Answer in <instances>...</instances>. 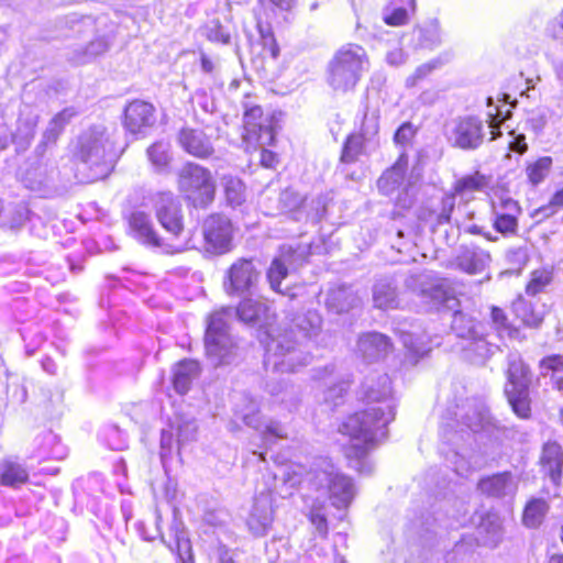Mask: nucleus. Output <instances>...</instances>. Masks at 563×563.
Listing matches in <instances>:
<instances>
[{"label": "nucleus", "mask_w": 563, "mask_h": 563, "mask_svg": "<svg viewBox=\"0 0 563 563\" xmlns=\"http://www.w3.org/2000/svg\"><path fill=\"white\" fill-rule=\"evenodd\" d=\"M357 346L363 357L368 362L385 357L391 350L389 338L377 332L363 334L358 339Z\"/></svg>", "instance_id": "bb28decb"}, {"label": "nucleus", "mask_w": 563, "mask_h": 563, "mask_svg": "<svg viewBox=\"0 0 563 563\" xmlns=\"http://www.w3.org/2000/svg\"><path fill=\"white\" fill-rule=\"evenodd\" d=\"M383 19L388 25H404L408 20V12L405 8H395L390 11H385Z\"/></svg>", "instance_id": "69168bd1"}, {"label": "nucleus", "mask_w": 563, "mask_h": 563, "mask_svg": "<svg viewBox=\"0 0 563 563\" xmlns=\"http://www.w3.org/2000/svg\"><path fill=\"white\" fill-rule=\"evenodd\" d=\"M173 552H176L180 563H194V555L190 540L184 530H175L174 543L168 544Z\"/></svg>", "instance_id": "a18cd8bd"}, {"label": "nucleus", "mask_w": 563, "mask_h": 563, "mask_svg": "<svg viewBox=\"0 0 563 563\" xmlns=\"http://www.w3.org/2000/svg\"><path fill=\"white\" fill-rule=\"evenodd\" d=\"M493 213H501L506 216H514L518 218L521 213V208L518 201L512 198H501L498 206L493 205Z\"/></svg>", "instance_id": "13d9d810"}, {"label": "nucleus", "mask_w": 563, "mask_h": 563, "mask_svg": "<svg viewBox=\"0 0 563 563\" xmlns=\"http://www.w3.org/2000/svg\"><path fill=\"white\" fill-rule=\"evenodd\" d=\"M283 479L290 486L305 482L311 489L327 495L336 509H346L356 495L353 479L340 472L327 457L314 459L303 477L294 472L287 476L284 473Z\"/></svg>", "instance_id": "7ed1b4c3"}, {"label": "nucleus", "mask_w": 563, "mask_h": 563, "mask_svg": "<svg viewBox=\"0 0 563 563\" xmlns=\"http://www.w3.org/2000/svg\"><path fill=\"white\" fill-rule=\"evenodd\" d=\"M418 296L431 308L452 311L451 329L457 338H473L478 331L476 318L470 311L461 308L460 300L443 284L421 286Z\"/></svg>", "instance_id": "39448f33"}, {"label": "nucleus", "mask_w": 563, "mask_h": 563, "mask_svg": "<svg viewBox=\"0 0 563 563\" xmlns=\"http://www.w3.org/2000/svg\"><path fill=\"white\" fill-rule=\"evenodd\" d=\"M263 111L258 106L251 107L244 111V129L247 136L256 134V128L262 123L257 122L262 118Z\"/></svg>", "instance_id": "6e6d98bb"}, {"label": "nucleus", "mask_w": 563, "mask_h": 563, "mask_svg": "<svg viewBox=\"0 0 563 563\" xmlns=\"http://www.w3.org/2000/svg\"><path fill=\"white\" fill-rule=\"evenodd\" d=\"M311 254L310 244H298L292 246L290 244L282 245L279 255L276 256L267 271V279L272 289L277 292L280 290L282 280L285 279L290 271H297L308 260Z\"/></svg>", "instance_id": "9b49d317"}, {"label": "nucleus", "mask_w": 563, "mask_h": 563, "mask_svg": "<svg viewBox=\"0 0 563 563\" xmlns=\"http://www.w3.org/2000/svg\"><path fill=\"white\" fill-rule=\"evenodd\" d=\"M541 464L544 473L554 485H559L562 478L563 450L556 442L544 444L541 455Z\"/></svg>", "instance_id": "c85d7f7f"}, {"label": "nucleus", "mask_w": 563, "mask_h": 563, "mask_svg": "<svg viewBox=\"0 0 563 563\" xmlns=\"http://www.w3.org/2000/svg\"><path fill=\"white\" fill-rule=\"evenodd\" d=\"M552 165L553 159L550 156H542L536 162L528 164L526 167L528 181L534 187L543 183L550 174Z\"/></svg>", "instance_id": "37998d69"}, {"label": "nucleus", "mask_w": 563, "mask_h": 563, "mask_svg": "<svg viewBox=\"0 0 563 563\" xmlns=\"http://www.w3.org/2000/svg\"><path fill=\"white\" fill-rule=\"evenodd\" d=\"M457 267L470 275L483 273L490 264V253L475 244L460 246L455 257Z\"/></svg>", "instance_id": "4be33fe9"}, {"label": "nucleus", "mask_w": 563, "mask_h": 563, "mask_svg": "<svg viewBox=\"0 0 563 563\" xmlns=\"http://www.w3.org/2000/svg\"><path fill=\"white\" fill-rule=\"evenodd\" d=\"M257 29L261 34L264 47H268L272 56L276 58L278 56V47L272 33L271 25H263L261 22H258Z\"/></svg>", "instance_id": "0e129e2a"}, {"label": "nucleus", "mask_w": 563, "mask_h": 563, "mask_svg": "<svg viewBox=\"0 0 563 563\" xmlns=\"http://www.w3.org/2000/svg\"><path fill=\"white\" fill-rule=\"evenodd\" d=\"M155 216L161 227L173 238L184 232V214L179 199L170 191L158 192L154 198Z\"/></svg>", "instance_id": "4468645a"}, {"label": "nucleus", "mask_w": 563, "mask_h": 563, "mask_svg": "<svg viewBox=\"0 0 563 563\" xmlns=\"http://www.w3.org/2000/svg\"><path fill=\"white\" fill-rule=\"evenodd\" d=\"M485 122L477 115H461L452 121L449 140L454 147L475 151L485 141Z\"/></svg>", "instance_id": "ddd939ff"}, {"label": "nucleus", "mask_w": 563, "mask_h": 563, "mask_svg": "<svg viewBox=\"0 0 563 563\" xmlns=\"http://www.w3.org/2000/svg\"><path fill=\"white\" fill-rule=\"evenodd\" d=\"M455 208V196L443 195L431 198L417 209V218L434 233L441 225L449 224Z\"/></svg>", "instance_id": "dca6fc26"}, {"label": "nucleus", "mask_w": 563, "mask_h": 563, "mask_svg": "<svg viewBox=\"0 0 563 563\" xmlns=\"http://www.w3.org/2000/svg\"><path fill=\"white\" fill-rule=\"evenodd\" d=\"M227 202L232 206H241L245 201V186L243 181L234 176L222 178Z\"/></svg>", "instance_id": "c03bdc74"}, {"label": "nucleus", "mask_w": 563, "mask_h": 563, "mask_svg": "<svg viewBox=\"0 0 563 563\" xmlns=\"http://www.w3.org/2000/svg\"><path fill=\"white\" fill-rule=\"evenodd\" d=\"M29 476L27 467L20 462L5 460L1 464L0 484L3 486L18 488L29 481Z\"/></svg>", "instance_id": "72a5a7b5"}, {"label": "nucleus", "mask_w": 563, "mask_h": 563, "mask_svg": "<svg viewBox=\"0 0 563 563\" xmlns=\"http://www.w3.org/2000/svg\"><path fill=\"white\" fill-rule=\"evenodd\" d=\"M76 114L77 111L74 107H67L49 120L45 131L43 132L42 140L36 147L35 152L37 156L42 157L47 147L56 144L66 125Z\"/></svg>", "instance_id": "393cba45"}, {"label": "nucleus", "mask_w": 563, "mask_h": 563, "mask_svg": "<svg viewBox=\"0 0 563 563\" xmlns=\"http://www.w3.org/2000/svg\"><path fill=\"white\" fill-rule=\"evenodd\" d=\"M47 170L42 166L31 168L26 172L25 186L32 190L38 189L47 180Z\"/></svg>", "instance_id": "4d7b16f0"}, {"label": "nucleus", "mask_w": 563, "mask_h": 563, "mask_svg": "<svg viewBox=\"0 0 563 563\" xmlns=\"http://www.w3.org/2000/svg\"><path fill=\"white\" fill-rule=\"evenodd\" d=\"M178 189L195 206L205 207L214 199L216 181L208 168L188 162L178 172Z\"/></svg>", "instance_id": "1a4fd4ad"}, {"label": "nucleus", "mask_w": 563, "mask_h": 563, "mask_svg": "<svg viewBox=\"0 0 563 563\" xmlns=\"http://www.w3.org/2000/svg\"><path fill=\"white\" fill-rule=\"evenodd\" d=\"M244 139L249 142L254 141L260 147L264 148V146L273 144L275 135L272 126L261 124L256 128V134H253L252 136H247L245 134Z\"/></svg>", "instance_id": "5fc2aeb1"}, {"label": "nucleus", "mask_w": 563, "mask_h": 563, "mask_svg": "<svg viewBox=\"0 0 563 563\" xmlns=\"http://www.w3.org/2000/svg\"><path fill=\"white\" fill-rule=\"evenodd\" d=\"M273 494L264 490L254 498L246 525L255 537L265 536L274 520Z\"/></svg>", "instance_id": "f3484780"}, {"label": "nucleus", "mask_w": 563, "mask_h": 563, "mask_svg": "<svg viewBox=\"0 0 563 563\" xmlns=\"http://www.w3.org/2000/svg\"><path fill=\"white\" fill-rule=\"evenodd\" d=\"M269 393L278 397L282 404H285L289 410L297 407L300 401V388L286 382L268 385Z\"/></svg>", "instance_id": "79ce46f5"}, {"label": "nucleus", "mask_w": 563, "mask_h": 563, "mask_svg": "<svg viewBox=\"0 0 563 563\" xmlns=\"http://www.w3.org/2000/svg\"><path fill=\"white\" fill-rule=\"evenodd\" d=\"M466 340L468 343L464 350L468 354L470 360L476 364L485 363V361L488 360L497 349L496 345L487 342L479 331H476V334L473 338H468Z\"/></svg>", "instance_id": "f704fd0d"}, {"label": "nucleus", "mask_w": 563, "mask_h": 563, "mask_svg": "<svg viewBox=\"0 0 563 563\" xmlns=\"http://www.w3.org/2000/svg\"><path fill=\"white\" fill-rule=\"evenodd\" d=\"M361 302L360 297L351 286L338 285L331 287L327 292L325 306L334 313L349 312Z\"/></svg>", "instance_id": "a878e982"}, {"label": "nucleus", "mask_w": 563, "mask_h": 563, "mask_svg": "<svg viewBox=\"0 0 563 563\" xmlns=\"http://www.w3.org/2000/svg\"><path fill=\"white\" fill-rule=\"evenodd\" d=\"M279 210L285 213H291L292 219L295 221L303 220V210L307 208L306 199H302L301 196L290 189L287 188L279 194L278 198Z\"/></svg>", "instance_id": "e433bc0d"}, {"label": "nucleus", "mask_w": 563, "mask_h": 563, "mask_svg": "<svg viewBox=\"0 0 563 563\" xmlns=\"http://www.w3.org/2000/svg\"><path fill=\"white\" fill-rule=\"evenodd\" d=\"M494 220H493V227L494 229L503 234H516L518 231V218L514 216H506L501 213H493Z\"/></svg>", "instance_id": "603ef678"}, {"label": "nucleus", "mask_w": 563, "mask_h": 563, "mask_svg": "<svg viewBox=\"0 0 563 563\" xmlns=\"http://www.w3.org/2000/svg\"><path fill=\"white\" fill-rule=\"evenodd\" d=\"M550 506L543 498H532L525 507L522 522L527 528L536 529L544 520Z\"/></svg>", "instance_id": "58836bf2"}, {"label": "nucleus", "mask_w": 563, "mask_h": 563, "mask_svg": "<svg viewBox=\"0 0 563 563\" xmlns=\"http://www.w3.org/2000/svg\"><path fill=\"white\" fill-rule=\"evenodd\" d=\"M170 424H174V429L177 432L178 451L186 443H189L196 439L198 427L195 418L187 415H177L175 421Z\"/></svg>", "instance_id": "a19ab883"}, {"label": "nucleus", "mask_w": 563, "mask_h": 563, "mask_svg": "<svg viewBox=\"0 0 563 563\" xmlns=\"http://www.w3.org/2000/svg\"><path fill=\"white\" fill-rule=\"evenodd\" d=\"M548 123V113L544 109H536L531 111L528 124L536 134H540Z\"/></svg>", "instance_id": "e2e57ef3"}, {"label": "nucleus", "mask_w": 563, "mask_h": 563, "mask_svg": "<svg viewBox=\"0 0 563 563\" xmlns=\"http://www.w3.org/2000/svg\"><path fill=\"white\" fill-rule=\"evenodd\" d=\"M29 209L24 203H19L11 210V219L4 222L3 225H9L11 229L22 227L29 218Z\"/></svg>", "instance_id": "680f3d73"}, {"label": "nucleus", "mask_w": 563, "mask_h": 563, "mask_svg": "<svg viewBox=\"0 0 563 563\" xmlns=\"http://www.w3.org/2000/svg\"><path fill=\"white\" fill-rule=\"evenodd\" d=\"M287 320L289 329L269 334L265 347V366L280 373L296 372L311 361L310 353L301 349V341L295 339V332L301 339L317 341L322 329V317L314 309L289 313Z\"/></svg>", "instance_id": "f03ea898"}, {"label": "nucleus", "mask_w": 563, "mask_h": 563, "mask_svg": "<svg viewBox=\"0 0 563 563\" xmlns=\"http://www.w3.org/2000/svg\"><path fill=\"white\" fill-rule=\"evenodd\" d=\"M417 36L420 48L433 49L441 43L440 31L437 24H430L426 27H418L413 31Z\"/></svg>", "instance_id": "de8ad7c7"}, {"label": "nucleus", "mask_w": 563, "mask_h": 563, "mask_svg": "<svg viewBox=\"0 0 563 563\" xmlns=\"http://www.w3.org/2000/svg\"><path fill=\"white\" fill-rule=\"evenodd\" d=\"M400 339L406 349L413 355L424 356L431 350V338L424 331L411 325L410 330H400Z\"/></svg>", "instance_id": "473e14b6"}, {"label": "nucleus", "mask_w": 563, "mask_h": 563, "mask_svg": "<svg viewBox=\"0 0 563 563\" xmlns=\"http://www.w3.org/2000/svg\"><path fill=\"white\" fill-rule=\"evenodd\" d=\"M506 261L511 269L521 271L529 261L527 249L522 246L510 249L506 254Z\"/></svg>", "instance_id": "864d4df0"}, {"label": "nucleus", "mask_w": 563, "mask_h": 563, "mask_svg": "<svg viewBox=\"0 0 563 563\" xmlns=\"http://www.w3.org/2000/svg\"><path fill=\"white\" fill-rule=\"evenodd\" d=\"M109 48V43L104 37H98L91 41L85 48V57L87 59L97 57L100 54H103Z\"/></svg>", "instance_id": "338daca9"}, {"label": "nucleus", "mask_w": 563, "mask_h": 563, "mask_svg": "<svg viewBox=\"0 0 563 563\" xmlns=\"http://www.w3.org/2000/svg\"><path fill=\"white\" fill-rule=\"evenodd\" d=\"M156 121L155 108L143 100H133L124 109V129L133 135H145Z\"/></svg>", "instance_id": "a211bd4d"}, {"label": "nucleus", "mask_w": 563, "mask_h": 563, "mask_svg": "<svg viewBox=\"0 0 563 563\" xmlns=\"http://www.w3.org/2000/svg\"><path fill=\"white\" fill-rule=\"evenodd\" d=\"M362 134L351 135L344 143L341 161L350 164L355 162L363 152L364 137L375 135L378 132V114L376 111L364 113L361 126Z\"/></svg>", "instance_id": "aec40b11"}, {"label": "nucleus", "mask_w": 563, "mask_h": 563, "mask_svg": "<svg viewBox=\"0 0 563 563\" xmlns=\"http://www.w3.org/2000/svg\"><path fill=\"white\" fill-rule=\"evenodd\" d=\"M260 276L252 258H238L225 273L223 289L229 296L245 297L256 289Z\"/></svg>", "instance_id": "f8f14e48"}, {"label": "nucleus", "mask_w": 563, "mask_h": 563, "mask_svg": "<svg viewBox=\"0 0 563 563\" xmlns=\"http://www.w3.org/2000/svg\"><path fill=\"white\" fill-rule=\"evenodd\" d=\"M373 301L379 309H394L399 305L398 290L394 277L378 278L373 286Z\"/></svg>", "instance_id": "c756f323"}, {"label": "nucleus", "mask_w": 563, "mask_h": 563, "mask_svg": "<svg viewBox=\"0 0 563 563\" xmlns=\"http://www.w3.org/2000/svg\"><path fill=\"white\" fill-rule=\"evenodd\" d=\"M417 133V129L411 122L402 123L394 134V141L396 144L405 146L408 145Z\"/></svg>", "instance_id": "052dcab7"}, {"label": "nucleus", "mask_w": 563, "mask_h": 563, "mask_svg": "<svg viewBox=\"0 0 563 563\" xmlns=\"http://www.w3.org/2000/svg\"><path fill=\"white\" fill-rule=\"evenodd\" d=\"M238 417L241 418L246 426L261 431L262 441L266 446L275 444L279 439L287 438L286 429L280 422L275 420L262 422L257 406L253 401H251L250 410L247 412L238 413Z\"/></svg>", "instance_id": "6ab92c4d"}, {"label": "nucleus", "mask_w": 563, "mask_h": 563, "mask_svg": "<svg viewBox=\"0 0 563 563\" xmlns=\"http://www.w3.org/2000/svg\"><path fill=\"white\" fill-rule=\"evenodd\" d=\"M239 319L250 325L263 327L268 316V307L265 302L244 299L236 308Z\"/></svg>", "instance_id": "2f4dec72"}, {"label": "nucleus", "mask_w": 563, "mask_h": 563, "mask_svg": "<svg viewBox=\"0 0 563 563\" xmlns=\"http://www.w3.org/2000/svg\"><path fill=\"white\" fill-rule=\"evenodd\" d=\"M514 312L527 327L539 328L543 322L544 312L538 310L532 301L519 297L512 305Z\"/></svg>", "instance_id": "4c0bfd02"}, {"label": "nucleus", "mask_w": 563, "mask_h": 563, "mask_svg": "<svg viewBox=\"0 0 563 563\" xmlns=\"http://www.w3.org/2000/svg\"><path fill=\"white\" fill-rule=\"evenodd\" d=\"M199 369V363L194 360L179 362L173 371V386L176 393L187 394L192 380L198 376Z\"/></svg>", "instance_id": "7c9ffc66"}, {"label": "nucleus", "mask_w": 563, "mask_h": 563, "mask_svg": "<svg viewBox=\"0 0 563 563\" xmlns=\"http://www.w3.org/2000/svg\"><path fill=\"white\" fill-rule=\"evenodd\" d=\"M77 156L93 172V178L107 175L114 153L113 142L103 126H93L79 137Z\"/></svg>", "instance_id": "0eeeda50"}, {"label": "nucleus", "mask_w": 563, "mask_h": 563, "mask_svg": "<svg viewBox=\"0 0 563 563\" xmlns=\"http://www.w3.org/2000/svg\"><path fill=\"white\" fill-rule=\"evenodd\" d=\"M516 489L517 485L510 472H501L490 476H485L477 483V490L489 498L514 496Z\"/></svg>", "instance_id": "b1692460"}, {"label": "nucleus", "mask_w": 563, "mask_h": 563, "mask_svg": "<svg viewBox=\"0 0 563 563\" xmlns=\"http://www.w3.org/2000/svg\"><path fill=\"white\" fill-rule=\"evenodd\" d=\"M367 66L365 49L357 44H346L330 60L327 81L333 90L347 92L355 88Z\"/></svg>", "instance_id": "20e7f679"}, {"label": "nucleus", "mask_w": 563, "mask_h": 563, "mask_svg": "<svg viewBox=\"0 0 563 563\" xmlns=\"http://www.w3.org/2000/svg\"><path fill=\"white\" fill-rule=\"evenodd\" d=\"M228 316V311L223 310L211 314L208 321L205 347L207 358L214 367L231 364L239 355L238 343L230 333Z\"/></svg>", "instance_id": "423d86ee"}, {"label": "nucleus", "mask_w": 563, "mask_h": 563, "mask_svg": "<svg viewBox=\"0 0 563 563\" xmlns=\"http://www.w3.org/2000/svg\"><path fill=\"white\" fill-rule=\"evenodd\" d=\"M126 220L129 234L142 245L159 250L162 253L167 255L178 254L185 251V245L170 243L159 236L148 212L135 209L131 211Z\"/></svg>", "instance_id": "9d476101"}, {"label": "nucleus", "mask_w": 563, "mask_h": 563, "mask_svg": "<svg viewBox=\"0 0 563 563\" xmlns=\"http://www.w3.org/2000/svg\"><path fill=\"white\" fill-rule=\"evenodd\" d=\"M207 37L212 42L228 44L230 34L217 22L207 27Z\"/></svg>", "instance_id": "774afa93"}, {"label": "nucleus", "mask_w": 563, "mask_h": 563, "mask_svg": "<svg viewBox=\"0 0 563 563\" xmlns=\"http://www.w3.org/2000/svg\"><path fill=\"white\" fill-rule=\"evenodd\" d=\"M37 115L35 114L19 118L16 130L12 133V142L16 145L18 151L29 147L35 135Z\"/></svg>", "instance_id": "c9c22d12"}, {"label": "nucleus", "mask_w": 563, "mask_h": 563, "mask_svg": "<svg viewBox=\"0 0 563 563\" xmlns=\"http://www.w3.org/2000/svg\"><path fill=\"white\" fill-rule=\"evenodd\" d=\"M328 199L325 196L319 195L313 198L303 210V220L317 224L325 214Z\"/></svg>", "instance_id": "09e8293b"}, {"label": "nucleus", "mask_w": 563, "mask_h": 563, "mask_svg": "<svg viewBox=\"0 0 563 563\" xmlns=\"http://www.w3.org/2000/svg\"><path fill=\"white\" fill-rule=\"evenodd\" d=\"M501 538V527L496 518L487 517L477 527V540L485 547H497Z\"/></svg>", "instance_id": "ea45409f"}, {"label": "nucleus", "mask_w": 563, "mask_h": 563, "mask_svg": "<svg viewBox=\"0 0 563 563\" xmlns=\"http://www.w3.org/2000/svg\"><path fill=\"white\" fill-rule=\"evenodd\" d=\"M456 416L459 421L474 433L487 430L492 424L486 405L478 399H467Z\"/></svg>", "instance_id": "5701e85b"}, {"label": "nucleus", "mask_w": 563, "mask_h": 563, "mask_svg": "<svg viewBox=\"0 0 563 563\" xmlns=\"http://www.w3.org/2000/svg\"><path fill=\"white\" fill-rule=\"evenodd\" d=\"M485 186V177L478 172L460 178L454 186L456 194L477 191Z\"/></svg>", "instance_id": "8fccbe9b"}, {"label": "nucleus", "mask_w": 563, "mask_h": 563, "mask_svg": "<svg viewBox=\"0 0 563 563\" xmlns=\"http://www.w3.org/2000/svg\"><path fill=\"white\" fill-rule=\"evenodd\" d=\"M364 409L351 415L339 428L349 437L345 456L350 467L369 475L374 464L368 453L387 438V426L395 419L397 400L387 374L367 376L361 388Z\"/></svg>", "instance_id": "f257e3e1"}, {"label": "nucleus", "mask_w": 563, "mask_h": 563, "mask_svg": "<svg viewBox=\"0 0 563 563\" xmlns=\"http://www.w3.org/2000/svg\"><path fill=\"white\" fill-rule=\"evenodd\" d=\"M174 424H169V429H163L161 432V459L165 463L172 455L174 448Z\"/></svg>", "instance_id": "bf43d9fd"}, {"label": "nucleus", "mask_w": 563, "mask_h": 563, "mask_svg": "<svg viewBox=\"0 0 563 563\" xmlns=\"http://www.w3.org/2000/svg\"><path fill=\"white\" fill-rule=\"evenodd\" d=\"M147 156L157 170H164L172 159L169 144L164 141L155 142L147 148Z\"/></svg>", "instance_id": "49530a36"}, {"label": "nucleus", "mask_w": 563, "mask_h": 563, "mask_svg": "<svg viewBox=\"0 0 563 563\" xmlns=\"http://www.w3.org/2000/svg\"><path fill=\"white\" fill-rule=\"evenodd\" d=\"M177 140L186 153L197 158H208L214 153L210 137L202 130L184 126Z\"/></svg>", "instance_id": "412c9836"}, {"label": "nucleus", "mask_w": 563, "mask_h": 563, "mask_svg": "<svg viewBox=\"0 0 563 563\" xmlns=\"http://www.w3.org/2000/svg\"><path fill=\"white\" fill-rule=\"evenodd\" d=\"M507 384L505 394L512 411L522 419L530 417V395L529 387L531 383V373L528 365L525 364L519 353H509L507 357Z\"/></svg>", "instance_id": "6e6552de"}, {"label": "nucleus", "mask_w": 563, "mask_h": 563, "mask_svg": "<svg viewBox=\"0 0 563 563\" xmlns=\"http://www.w3.org/2000/svg\"><path fill=\"white\" fill-rule=\"evenodd\" d=\"M206 250L214 254L230 251L232 241L231 221L222 214L209 216L202 224Z\"/></svg>", "instance_id": "2eb2a0df"}, {"label": "nucleus", "mask_w": 563, "mask_h": 563, "mask_svg": "<svg viewBox=\"0 0 563 563\" xmlns=\"http://www.w3.org/2000/svg\"><path fill=\"white\" fill-rule=\"evenodd\" d=\"M552 276L548 271H534L531 279L526 287V292L530 296H536L543 291V289L551 283Z\"/></svg>", "instance_id": "3c124183"}, {"label": "nucleus", "mask_w": 563, "mask_h": 563, "mask_svg": "<svg viewBox=\"0 0 563 563\" xmlns=\"http://www.w3.org/2000/svg\"><path fill=\"white\" fill-rule=\"evenodd\" d=\"M407 168L408 156L401 153L395 164L386 169L378 178V190L386 196L397 190L404 184Z\"/></svg>", "instance_id": "cd10ccee"}]
</instances>
